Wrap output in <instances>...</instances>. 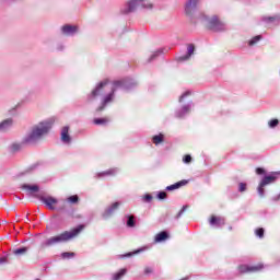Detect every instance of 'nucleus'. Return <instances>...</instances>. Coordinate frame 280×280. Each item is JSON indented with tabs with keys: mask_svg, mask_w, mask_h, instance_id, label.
I'll list each match as a JSON object with an SVG mask.
<instances>
[{
	"mask_svg": "<svg viewBox=\"0 0 280 280\" xmlns=\"http://www.w3.org/2000/svg\"><path fill=\"white\" fill-rule=\"evenodd\" d=\"M55 121L56 119L49 118L35 125L31 132L24 138L25 143H36V141H40V139L51 130V126H54Z\"/></svg>",
	"mask_w": 280,
	"mask_h": 280,
	"instance_id": "obj_1",
	"label": "nucleus"
},
{
	"mask_svg": "<svg viewBox=\"0 0 280 280\" xmlns=\"http://www.w3.org/2000/svg\"><path fill=\"white\" fill-rule=\"evenodd\" d=\"M84 230V225H79L77 229H73L72 231H66L61 234H58L56 236L49 237L44 243L40 244V248H49V246H56V244H63L65 242H69L73 240V237H77L79 233H81Z\"/></svg>",
	"mask_w": 280,
	"mask_h": 280,
	"instance_id": "obj_2",
	"label": "nucleus"
},
{
	"mask_svg": "<svg viewBox=\"0 0 280 280\" xmlns=\"http://www.w3.org/2000/svg\"><path fill=\"white\" fill-rule=\"evenodd\" d=\"M154 4L149 0H128L121 8V14H132L137 10H152Z\"/></svg>",
	"mask_w": 280,
	"mask_h": 280,
	"instance_id": "obj_3",
	"label": "nucleus"
},
{
	"mask_svg": "<svg viewBox=\"0 0 280 280\" xmlns=\"http://www.w3.org/2000/svg\"><path fill=\"white\" fill-rule=\"evenodd\" d=\"M203 21L207 27H209V30H212V32H224V30H226V24L220 21L217 15H213L211 18L205 15Z\"/></svg>",
	"mask_w": 280,
	"mask_h": 280,
	"instance_id": "obj_4",
	"label": "nucleus"
},
{
	"mask_svg": "<svg viewBox=\"0 0 280 280\" xmlns=\"http://www.w3.org/2000/svg\"><path fill=\"white\" fill-rule=\"evenodd\" d=\"M119 86L122 88V89H128V81H126V80L115 81L114 82V88L112 89V92L104 98L103 105L101 107H98L96 110H102L106 106V104H109V102L115 96V91H117V89Z\"/></svg>",
	"mask_w": 280,
	"mask_h": 280,
	"instance_id": "obj_5",
	"label": "nucleus"
},
{
	"mask_svg": "<svg viewBox=\"0 0 280 280\" xmlns=\"http://www.w3.org/2000/svg\"><path fill=\"white\" fill-rule=\"evenodd\" d=\"M277 173H275L273 175H268V176H265L262 178V180L260 182L259 186H258V194L261 198H264V194H265V190L264 188L266 187V185H272V183H275V180H277V176H276Z\"/></svg>",
	"mask_w": 280,
	"mask_h": 280,
	"instance_id": "obj_6",
	"label": "nucleus"
},
{
	"mask_svg": "<svg viewBox=\"0 0 280 280\" xmlns=\"http://www.w3.org/2000/svg\"><path fill=\"white\" fill-rule=\"evenodd\" d=\"M200 0H187L185 3V14L187 16H194L198 10Z\"/></svg>",
	"mask_w": 280,
	"mask_h": 280,
	"instance_id": "obj_7",
	"label": "nucleus"
},
{
	"mask_svg": "<svg viewBox=\"0 0 280 280\" xmlns=\"http://www.w3.org/2000/svg\"><path fill=\"white\" fill-rule=\"evenodd\" d=\"M108 85V79L100 82L96 88L89 95V100H95V97H100V95H104V89Z\"/></svg>",
	"mask_w": 280,
	"mask_h": 280,
	"instance_id": "obj_8",
	"label": "nucleus"
},
{
	"mask_svg": "<svg viewBox=\"0 0 280 280\" xmlns=\"http://www.w3.org/2000/svg\"><path fill=\"white\" fill-rule=\"evenodd\" d=\"M39 200L46 205V207L48 209H50V211H54V209H56V205H58V199L51 197V196H42L39 198Z\"/></svg>",
	"mask_w": 280,
	"mask_h": 280,
	"instance_id": "obj_9",
	"label": "nucleus"
},
{
	"mask_svg": "<svg viewBox=\"0 0 280 280\" xmlns=\"http://www.w3.org/2000/svg\"><path fill=\"white\" fill-rule=\"evenodd\" d=\"M194 51H196V47L192 44L188 45L187 55L178 57V62H185V60H189V58L194 56Z\"/></svg>",
	"mask_w": 280,
	"mask_h": 280,
	"instance_id": "obj_10",
	"label": "nucleus"
},
{
	"mask_svg": "<svg viewBox=\"0 0 280 280\" xmlns=\"http://www.w3.org/2000/svg\"><path fill=\"white\" fill-rule=\"evenodd\" d=\"M261 268H264V265H258V266H246V265H242L238 267L240 272H257L259 270H261Z\"/></svg>",
	"mask_w": 280,
	"mask_h": 280,
	"instance_id": "obj_11",
	"label": "nucleus"
},
{
	"mask_svg": "<svg viewBox=\"0 0 280 280\" xmlns=\"http://www.w3.org/2000/svg\"><path fill=\"white\" fill-rule=\"evenodd\" d=\"M14 120L12 118L4 119L0 122V132H8L12 128Z\"/></svg>",
	"mask_w": 280,
	"mask_h": 280,
	"instance_id": "obj_12",
	"label": "nucleus"
},
{
	"mask_svg": "<svg viewBox=\"0 0 280 280\" xmlns=\"http://www.w3.org/2000/svg\"><path fill=\"white\" fill-rule=\"evenodd\" d=\"M62 34H66V36H73L75 32H78V26H71V25H63L61 27Z\"/></svg>",
	"mask_w": 280,
	"mask_h": 280,
	"instance_id": "obj_13",
	"label": "nucleus"
},
{
	"mask_svg": "<svg viewBox=\"0 0 280 280\" xmlns=\"http://www.w3.org/2000/svg\"><path fill=\"white\" fill-rule=\"evenodd\" d=\"M61 141L63 143H71V136H69V127H63L61 130Z\"/></svg>",
	"mask_w": 280,
	"mask_h": 280,
	"instance_id": "obj_14",
	"label": "nucleus"
},
{
	"mask_svg": "<svg viewBox=\"0 0 280 280\" xmlns=\"http://www.w3.org/2000/svg\"><path fill=\"white\" fill-rule=\"evenodd\" d=\"M210 224L212 226H224L225 221L222 217H211Z\"/></svg>",
	"mask_w": 280,
	"mask_h": 280,
	"instance_id": "obj_15",
	"label": "nucleus"
},
{
	"mask_svg": "<svg viewBox=\"0 0 280 280\" xmlns=\"http://www.w3.org/2000/svg\"><path fill=\"white\" fill-rule=\"evenodd\" d=\"M187 180L183 179L180 182H177L171 186L166 187V191H174V189H180V187H185V185H187Z\"/></svg>",
	"mask_w": 280,
	"mask_h": 280,
	"instance_id": "obj_16",
	"label": "nucleus"
},
{
	"mask_svg": "<svg viewBox=\"0 0 280 280\" xmlns=\"http://www.w3.org/2000/svg\"><path fill=\"white\" fill-rule=\"evenodd\" d=\"M22 189H25L28 194H36L39 190L38 185H30V184H24L22 186Z\"/></svg>",
	"mask_w": 280,
	"mask_h": 280,
	"instance_id": "obj_17",
	"label": "nucleus"
},
{
	"mask_svg": "<svg viewBox=\"0 0 280 280\" xmlns=\"http://www.w3.org/2000/svg\"><path fill=\"white\" fill-rule=\"evenodd\" d=\"M170 234H167V232H160L155 235L154 242L155 243H161V242H165V240H168Z\"/></svg>",
	"mask_w": 280,
	"mask_h": 280,
	"instance_id": "obj_18",
	"label": "nucleus"
},
{
	"mask_svg": "<svg viewBox=\"0 0 280 280\" xmlns=\"http://www.w3.org/2000/svg\"><path fill=\"white\" fill-rule=\"evenodd\" d=\"M115 174H117V171L115 168H110L108 171L97 173L96 177L104 178V176H115Z\"/></svg>",
	"mask_w": 280,
	"mask_h": 280,
	"instance_id": "obj_19",
	"label": "nucleus"
},
{
	"mask_svg": "<svg viewBox=\"0 0 280 280\" xmlns=\"http://www.w3.org/2000/svg\"><path fill=\"white\" fill-rule=\"evenodd\" d=\"M118 208H119V202L113 203L112 207L105 210L104 218H108V215H113V211H115V209H118Z\"/></svg>",
	"mask_w": 280,
	"mask_h": 280,
	"instance_id": "obj_20",
	"label": "nucleus"
},
{
	"mask_svg": "<svg viewBox=\"0 0 280 280\" xmlns=\"http://www.w3.org/2000/svg\"><path fill=\"white\" fill-rule=\"evenodd\" d=\"M189 110H191V105H185L180 112L177 113V117H185V115H187V113H189Z\"/></svg>",
	"mask_w": 280,
	"mask_h": 280,
	"instance_id": "obj_21",
	"label": "nucleus"
},
{
	"mask_svg": "<svg viewBox=\"0 0 280 280\" xmlns=\"http://www.w3.org/2000/svg\"><path fill=\"white\" fill-rule=\"evenodd\" d=\"M163 54V49H159L155 50L150 58L148 59V62H152L153 60H156V58H159V56H161Z\"/></svg>",
	"mask_w": 280,
	"mask_h": 280,
	"instance_id": "obj_22",
	"label": "nucleus"
},
{
	"mask_svg": "<svg viewBox=\"0 0 280 280\" xmlns=\"http://www.w3.org/2000/svg\"><path fill=\"white\" fill-rule=\"evenodd\" d=\"M108 118H95L94 124L96 126H105V124H108Z\"/></svg>",
	"mask_w": 280,
	"mask_h": 280,
	"instance_id": "obj_23",
	"label": "nucleus"
},
{
	"mask_svg": "<svg viewBox=\"0 0 280 280\" xmlns=\"http://www.w3.org/2000/svg\"><path fill=\"white\" fill-rule=\"evenodd\" d=\"M262 21H265L266 23H275L277 21H280V15L264 18Z\"/></svg>",
	"mask_w": 280,
	"mask_h": 280,
	"instance_id": "obj_24",
	"label": "nucleus"
},
{
	"mask_svg": "<svg viewBox=\"0 0 280 280\" xmlns=\"http://www.w3.org/2000/svg\"><path fill=\"white\" fill-rule=\"evenodd\" d=\"M127 272V269L124 268V269H120L119 272L115 273L114 277H113V280H119L121 279V277H124V275H126Z\"/></svg>",
	"mask_w": 280,
	"mask_h": 280,
	"instance_id": "obj_25",
	"label": "nucleus"
},
{
	"mask_svg": "<svg viewBox=\"0 0 280 280\" xmlns=\"http://www.w3.org/2000/svg\"><path fill=\"white\" fill-rule=\"evenodd\" d=\"M62 259H71L75 257V253L73 252H65L61 254Z\"/></svg>",
	"mask_w": 280,
	"mask_h": 280,
	"instance_id": "obj_26",
	"label": "nucleus"
},
{
	"mask_svg": "<svg viewBox=\"0 0 280 280\" xmlns=\"http://www.w3.org/2000/svg\"><path fill=\"white\" fill-rule=\"evenodd\" d=\"M27 253V247H22L13 250V255H25Z\"/></svg>",
	"mask_w": 280,
	"mask_h": 280,
	"instance_id": "obj_27",
	"label": "nucleus"
},
{
	"mask_svg": "<svg viewBox=\"0 0 280 280\" xmlns=\"http://www.w3.org/2000/svg\"><path fill=\"white\" fill-rule=\"evenodd\" d=\"M68 202H71L72 205H77V202L80 200V198L78 197V195H73L68 197Z\"/></svg>",
	"mask_w": 280,
	"mask_h": 280,
	"instance_id": "obj_28",
	"label": "nucleus"
},
{
	"mask_svg": "<svg viewBox=\"0 0 280 280\" xmlns=\"http://www.w3.org/2000/svg\"><path fill=\"white\" fill-rule=\"evenodd\" d=\"M161 142H163V135L153 137V143H155V145H159Z\"/></svg>",
	"mask_w": 280,
	"mask_h": 280,
	"instance_id": "obj_29",
	"label": "nucleus"
},
{
	"mask_svg": "<svg viewBox=\"0 0 280 280\" xmlns=\"http://www.w3.org/2000/svg\"><path fill=\"white\" fill-rule=\"evenodd\" d=\"M127 226L133 228L135 226V217L129 215L127 220Z\"/></svg>",
	"mask_w": 280,
	"mask_h": 280,
	"instance_id": "obj_30",
	"label": "nucleus"
},
{
	"mask_svg": "<svg viewBox=\"0 0 280 280\" xmlns=\"http://www.w3.org/2000/svg\"><path fill=\"white\" fill-rule=\"evenodd\" d=\"M259 40H261V35H257L255 36L253 39L249 40V45L253 46L256 43H259Z\"/></svg>",
	"mask_w": 280,
	"mask_h": 280,
	"instance_id": "obj_31",
	"label": "nucleus"
},
{
	"mask_svg": "<svg viewBox=\"0 0 280 280\" xmlns=\"http://www.w3.org/2000/svg\"><path fill=\"white\" fill-rule=\"evenodd\" d=\"M279 126V119H272L269 121V128H277Z\"/></svg>",
	"mask_w": 280,
	"mask_h": 280,
	"instance_id": "obj_32",
	"label": "nucleus"
},
{
	"mask_svg": "<svg viewBox=\"0 0 280 280\" xmlns=\"http://www.w3.org/2000/svg\"><path fill=\"white\" fill-rule=\"evenodd\" d=\"M255 234L257 235V237H264V228H259L255 231Z\"/></svg>",
	"mask_w": 280,
	"mask_h": 280,
	"instance_id": "obj_33",
	"label": "nucleus"
},
{
	"mask_svg": "<svg viewBox=\"0 0 280 280\" xmlns=\"http://www.w3.org/2000/svg\"><path fill=\"white\" fill-rule=\"evenodd\" d=\"M159 200H165L167 198V192L161 191L158 195Z\"/></svg>",
	"mask_w": 280,
	"mask_h": 280,
	"instance_id": "obj_34",
	"label": "nucleus"
},
{
	"mask_svg": "<svg viewBox=\"0 0 280 280\" xmlns=\"http://www.w3.org/2000/svg\"><path fill=\"white\" fill-rule=\"evenodd\" d=\"M141 252H143V249H138V250H136L133 253H128V254H126V255H124L121 257H132L133 255H139V253H141Z\"/></svg>",
	"mask_w": 280,
	"mask_h": 280,
	"instance_id": "obj_35",
	"label": "nucleus"
},
{
	"mask_svg": "<svg viewBox=\"0 0 280 280\" xmlns=\"http://www.w3.org/2000/svg\"><path fill=\"white\" fill-rule=\"evenodd\" d=\"M185 211H187V206H184V207L182 208V210L177 213L176 220H178V218H180V215H183V213H185Z\"/></svg>",
	"mask_w": 280,
	"mask_h": 280,
	"instance_id": "obj_36",
	"label": "nucleus"
},
{
	"mask_svg": "<svg viewBox=\"0 0 280 280\" xmlns=\"http://www.w3.org/2000/svg\"><path fill=\"white\" fill-rule=\"evenodd\" d=\"M238 191H246V184L245 183L238 184Z\"/></svg>",
	"mask_w": 280,
	"mask_h": 280,
	"instance_id": "obj_37",
	"label": "nucleus"
},
{
	"mask_svg": "<svg viewBox=\"0 0 280 280\" xmlns=\"http://www.w3.org/2000/svg\"><path fill=\"white\" fill-rule=\"evenodd\" d=\"M184 163H191V155H185L183 159Z\"/></svg>",
	"mask_w": 280,
	"mask_h": 280,
	"instance_id": "obj_38",
	"label": "nucleus"
},
{
	"mask_svg": "<svg viewBox=\"0 0 280 280\" xmlns=\"http://www.w3.org/2000/svg\"><path fill=\"white\" fill-rule=\"evenodd\" d=\"M187 95H191V92H185V93L179 97V102H183V100H185V97H187Z\"/></svg>",
	"mask_w": 280,
	"mask_h": 280,
	"instance_id": "obj_39",
	"label": "nucleus"
},
{
	"mask_svg": "<svg viewBox=\"0 0 280 280\" xmlns=\"http://www.w3.org/2000/svg\"><path fill=\"white\" fill-rule=\"evenodd\" d=\"M256 174H258V175L266 174V171L264 168L258 167L256 170Z\"/></svg>",
	"mask_w": 280,
	"mask_h": 280,
	"instance_id": "obj_40",
	"label": "nucleus"
},
{
	"mask_svg": "<svg viewBox=\"0 0 280 280\" xmlns=\"http://www.w3.org/2000/svg\"><path fill=\"white\" fill-rule=\"evenodd\" d=\"M144 275H152V268L151 267H147L144 269Z\"/></svg>",
	"mask_w": 280,
	"mask_h": 280,
	"instance_id": "obj_41",
	"label": "nucleus"
},
{
	"mask_svg": "<svg viewBox=\"0 0 280 280\" xmlns=\"http://www.w3.org/2000/svg\"><path fill=\"white\" fill-rule=\"evenodd\" d=\"M144 200H147V202H150V200H152L151 195H145V196H144Z\"/></svg>",
	"mask_w": 280,
	"mask_h": 280,
	"instance_id": "obj_42",
	"label": "nucleus"
},
{
	"mask_svg": "<svg viewBox=\"0 0 280 280\" xmlns=\"http://www.w3.org/2000/svg\"><path fill=\"white\" fill-rule=\"evenodd\" d=\"M7 262H8V258L5 257L0 258V264H7Z\"/></svg>",
	"mask_w": 280,
	"mask_h": 280,
	"instance_id": "obj_43",
	"label": "nucleus"
},
{
	"mask_svg": "<svg viewBox=\"0 0 280 280\" xmlns=\"http://www.w3.org/2000/svg\"><path fill=\"white\" fill-rule=\"evenodd\" d=\"M273 200H280V195L278 197H276Z\"/></svg>",
	"mask_w": 280,
	"mask_h": 280,
	"instance_id": "obj_44",
	"label": "nucleus"
},
{
	"mask_svg": "<svg viewBox=\"0 0 280 280\" xmlns=\"http://www.w3.org/2000/svg\"><path fill=\"white\" fill-rule=\"evenodd\" d=\"M58 49H59V50H62V47H59Z\"/></svg>",
	"mask_w": 280,
	"mask_h": 280,
	"instance_id": "obj_45",
	"label": "nucleus"
},
{
	"mask_svg": "<svg viewBox=\"0 0 280 280\" xmlns=\"http://www.w3.org/2000/svg\"><path fill=\"white\" fill-rule=\"evenodd\" d=\"M13 148H16V144H13Z\"/></svg>",
	"mask_w": 280,
	"mask_h": 280,
	"instance_id": "obj_46",
	"label": "nucleus"
}]
</instances>
